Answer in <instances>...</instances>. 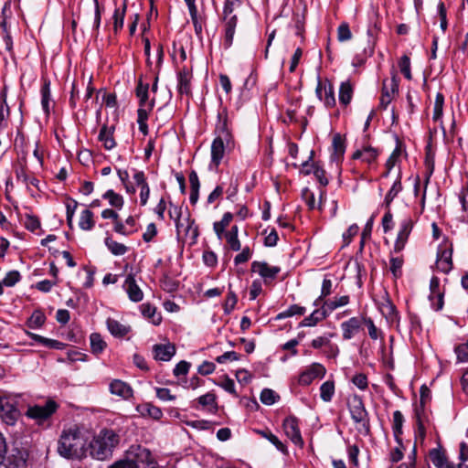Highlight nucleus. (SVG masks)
<instances>
[{
  "mask_svg": "<svg viewBox=\"0 0 468 468\" xmlns=\"http://www.w3.org/2000/svg\"><path fill=\"white\" fill-rule=\"evenodd\" d=\"M87 432L77 425L64 430L58 441V452L67 459L82 460L88 456Z\"/></svg>",
  "mask_w": 468,
  "mask_h": 468,
  "instance_id": "f257e3e1",
  "label": "nucleus"
},
{
  "mask_svg": "<svg viewBox=\"0 0 468 468\" xmlns=\"http://www.w3.org/2000/svg\"><path fill=\"white\" fill-rule=\"evenodd\" d=\"M121 441L120 434L112 429L103 428L88 442V455L98 461L112 457Z\"/></svg>",
  "mask_w": 468,
  "mask_h": 468,
  "instance_id": "f03ea898",
  "label": "nucleus"
},
{
  "mask_svg": "<svg viewBox=\"0 0 468 468\" xmlns=\"http://www.w3.org/2000/svg\"><path fill=\"white\" fill-rule=\"evenodd\" d=\"M348 409L351 418L356 423L357 431L364 436L370 433L368 413L364 406L361 397L355 395L348 400Z\"/></svg>",
  "mask_w": 468,
  "mask_h": 468,
  "instance_id": "7ed1b4c3",
  "label": "nucleus"
},
{
  "mask_svg": "<svg viewBox=\"0 0 468 468\" xmlns=\"http://www.w3.org/2000/svg\"><path fill=\"white\" fill-rule=\"evenodd\" d=\"M240 5V0H226L223 8V21L225 27L224 46L229 48L233 43L235 28L238 17L233 14L234 10Z\"/></svg>",
  "mask_w": 468,
  "mask_h": 468,
  "instance_id": "20e7f679",
  "label": "nucleus"
},
{
  "mask_svg": "<svg viewBox=\"0 0 468 468\" xmlns=\"http://www.w3.org/2000/svg\"><path fill=\"white\" fill-rule=\"evenodd\" d=\"M154 459L152 452L147 448L134 444L131 445L122 459L131 468H141Z\"/></svg>",
  "mask_w": 468,
  "mask_h": 468,
  "instance_id": "39448f33",
  "label": "nucleus"
},
{
  "mask_svg": "<svg viewBox=\"0 0 468 468\" xmlns=\"http://www.w3.org/2000/svg\"><path fill=\"white\" fill-rule=\"evenodd\" d=\"M28 451L21 443L14 441L8 453L5 455L4 464L6 468H27Z\"/></svg>",
  "mask_w": 468,
  "mask_h": 468,
  "instance_id": "423d86ee",
  "label": "nucleus"
},
{
  "mask_svg": "<svg viewBox=\"0 0 468 468\" xmlns=\"http://www.w3.org/2000/svg\"><path fill=\"white\" fill-rule=\"evenodd\" d=\"M58 405L56 401L48 399L44 405L29 406L26 415L35 420L38 424L44 423L46 420L57 411Z\"/></svg>",
  "mask_w": 468,
  "mask_h": 468,
  "instance_id": "0eeeda50",
  "label": "nucleus"
},
{
  "mask_svg": "<svg viewBox=\"0 0 468 468\" xmlns=\"http://www.w3.org/2000/svg\"><path fill=\"white\" fill-rule=\"evenodd\" d=\"M282 428L285 435L292 441V442L303 448L304 445L303 439L301 434L299 420L294 416H289L283 420Z\"/></svg>",
  "mask_w": 468,
  "mask_h": 468,
  "instance_id": "6e6552de",
  "label": "nucleus"
},
{
  "mask_svg": "<svg viewBox=\"0 0 468 468\" xmlns=\"http://www.w3.org/2000/svg\"><path fill=\"white\" fill-rule=\"evenodd\" d=\"M315 94L317 98L324 102L326 108H333L335 105V89L329 80L324 83L318 78Z\"/></svg>",
  "mask_w": 468,
  "mask_h": 468,
  "instance_id": "1a4fd4ad",
  "label": "nucleus"
},
{
  "mask_svg": "<svg viewBox=\"0 0 468 468\" xmlns=\"http://www.w3.org/2000/svg\"><path fill=\"white\" fill-rule=\"evenodd\" d=\"M413 229V220L408 217L401 220L399 230L394 243V252L399 253L404 248Z\"/></svg>",
  "mask_w": 468,
  "mask_h": 468,
  "instance_id": "9d476101",
  "label": "nucleus"
},
{
  "mask_svg": "<svg viewBox=\"0 0 468 468\" xmlns=\"http://www.w3.org/2000/svg\"><path fill=\"white\" fill-rule=\"evenodd\" d=\"M251 271L257 272L267 283L273 281L278 273L281 271L279 266H271L266 261H253L251 263Z\"/></svg>",
  "mask_w": 468,
  "mask_h": 468,
  "instance_id": "9b49d317",
  "label": "nucleus"
},
{
  "mask_svg": "<svg viewBox=\"0 0 468 468\" xmlns=\"http://www.w3.org/2000/svg\"><path fill=\"white\" fill-rule=\"evenodd\" d=\"M452 247L440 246L437 252L436 267L443 272L448 273L452 269Z\"/></svg>",
  "mask_w": 468,
  "mask_h": 468,
  "instance_id": "f8f14e48",
  "label": "nucleus"
},
{
  "mask_svg": "<svg viewBox=\"0 0 468 468\" xmlns=\"http://www.w3.org/2000/svg\"><path fill=\"white\" fill-rule=\"evenodd\" d=\"M344 340H350L361 330H363V320L361 317L353 316L343 322L340 325Z\"/></svg>",
  "mask_w": 468,
  "mask_h": 468,
  "instance_id": "ddd939ff",
  "label": "nucleus"
},
{
  "mask_svg": "<svg viewBox=\"0 0 468 468\" xmlns=\"http://www.w3.org/2000/svg\"><path fill=\"white\" fill-rule=\"evenodd\" d=\"M0 417L7 425H14L18 417V410L6 398H0Z\"/></svg>",
  "mask_w": 468,
  "mask_h": 468,
  "instance_id": "4468645a",
  "label": "nucleus"
},
{
  "mask_svg": "<svg viewBox=\"0 0 468 468\" xmlns=\"http://www.w3.org/2000/svg\"><path fill=\"white\" fill-rule=\"evenodd\" d=\"M177 235L192 236L197 238L198 235L197 227L195 225V220L192 219L189 214L185 218H180L176 223Z\"/></svg>",
  "mask_w": 468,
  "mask_h": 468,
  "instance_id": "2eb2a0df",
  "label": "nucleus"
},
{
  "mask_svg": "<svg viewBox=\"0 0 468 468\" xmlns=\"http://www.w3.org/2000/svg\"><path fill=\"white\" fill-rule=\"evenodd\" d=\"M379 310L388 322H390V323L399 322V312H398L395 304L392 303L388 292H385V296L382 298V301L379 304Z\"/></svg>",
  "mask_w": 468,
  "mask_h": 468,
  "instance_id": "dca6fc26",
  "label": "nucleus"
},
{
  "mask_svg": "<svg viewBox=\"0 0 468 468\" xmlns=\"http://www.w3.org/2000/svg\"><path fill=\"white\" fill-rule=\"evenodd\" d=\"M217 137H222L227 143L231 138V129L229 126L228 112L226 109H222L218 112V122L216 124Z\"/></svg>",
  "mask_w": 468,
  "mask_h": 468,
  "instance_id": "f3484780",
  "label": "nucleus"
},
{
  "mask_svg": "<svg viewBox=\"0 0 468 468\" xmlns=\"http://www.w3.org/2000/svg\"><path fill=\"white\" fill-rule=\"evenodd\" d=\"M191 70L184 67L177 74V90L181 95H191Z\"/></svg>",
  "mask_w": 468,
  "mask_h": 468,
  "instance_id": "a211bd4d",
  "label": "nucleus"
},
{
  "mask_svg": "<svg viewBox=\"0 0 468 468\" xmlns=\"http://www.w3.org/2000/svg\"><path fill=\"white\" fill-rule=\"evenodd\" d=\"M109 389L112 395L119 396L123 399H131L133 394L132 387L121 379H113L110 383Z\"/></svg>",
  "mask_w": 468,
  "mask_h": 468,
  "instance_id": "6ab92c4d",
  "label": "nucleus"
},
{
  "mask_svg": "<svg viewBox=\"0 0 468 468\" xmlns=\"http://www.w3.org/2000/svg\"><path fill=\"white\" fill-rule=\"evenodd\" d=\"M332 154L330 159L338 164L343 159L346 152V140L340 133H335L332 140Z\"/></svg>",
  "mask_w": 468,
  "mask_h": 468,
  "instance_id": "aec40b11",
  "label": "nucleus"
},
{
  "mask_svg": "<svg viewBox=\"0 0 468 468\" xmlns=\"http://www.w3.org/2000/svg\"><path fill=\"white\" fill-rule=\"evenodd\" d=\"M328 315L326 308L323 305L322 308L315 309L310 315L304 317L299 324L300 327L303 326H315L319 322L324 320Z\"/></svg>",
  "mask_w": 468,
  "mask_h": 468,
  "instance_id": "412c9836",
  "label": "nucleus"
},
{
  "mask_svg": "<svg viewBox=\"0 0 468 468\" xmlns=\"http://www.w3.org/2000/svg\"><path fill=\"white\" fill-rule=\"evenodd\" d=\"M225 139L216 137L211 144V163L218 166L225 154Z\"/></svg>",
  "mask_w": 468,
  "mask_h": 468,
  "instance_id": "4be33fe9",
  "label": "nucleus"
},
{
  "mask_svg": "<svg viewBox=\"0 0 468 468\" xmlns=\"http://www.w3.org/2000/svg\"><path fill=\"white\" fill-rule=\"evenodd\" d=\"M154 358L160 361H169L176 354L174 345H154L153 347Z\"/></svg>",
  "mask_w": 468,
  "mask_h": 468,
  "instance_id": "5701e85b",
  "label": "nucleus"
},
{
  "mask_svg": "<svg viewBox=\"0 0 468 468\" xmlns=\"http://www.w3.org/2000/svg\"><path fill=\"white\" fill-rule=\"evenodd\" d=\"M124 287L131 301L137 303L143 300L144 293L132 275L127 276Z\"/></svg>",
  "mask_w": 468,
  "mask_h": 468,
  "instance_id": "b1692460",
  "label": "nucleus"
},
{
  "mask_svg": "<svg viewBox=\"0 0 468 468\" xmlns=\"http://www.w3.org/2000/svg\"><path fill=\"white\" fill-rule=\"evenodd\" d=\"M113 132L114 126L108 127L106 124H103L100 130L98 139L102 143L106 150H112L116 145L113 138Z\"/></svg>",
  "mask_w": 468,
  "mask_h": 468,
  "instance_id": "393cba45",
  "label": "nucleus"
},
{
  "mask_svg": "<svg viewBox=\"0 0 468 468\" xmlns=\"http://www.w3.org/2000/svg\"><path fill=\"white\" fill-rule=\"evenodd\" d=\"M378 150L376 148H373L371 146H365L361 150H356L352 158L353 159H361L363 162L371 165L373 164L378 156Z\"/></svg>",
  "mask_w": 468,
  "mask_h": 468,
  "instance_id": "a878e982",
  "label": "nucleus"
},
{
  "mask_svg": "<svg viewBox=\"0 0 468 468\" xmlns=\"http://www.w3.org/2000/svg\"><path fill=\"white\" fill-rule=\"evenodd\" d=\"M154 104V101L152 100L148 105V108H139L137 111V122L139 125V130L144 135L148 134V125L147 119L148 113L152 111Z\"/></svg>",
  "mask_w": 468,
  "mask_h": 468,
  "instance_id": "bb28decb",
  "label": "nucleus"
},
{
  "mask_svg": "<svg viewBox=\"0 0 468 468\" xmlns=\"http://www.w3.org/2000/svg\"><path fill=\"white\" fill-rule=\"evenodd\" d=\"M190 197L189 200L192 205H196L199 198L200 182L198 176L195 170L189 173Z\"/></svg>",
  "mask_w": 468,
  "mask_h": 468,
  "instance_id": "cd10ccee",
  "label": "nucleus"
},
{
  "mask_svg": "<svg viewBox=\"0 0 468 468\" xmlns=\"http://www.w3.org/2000/svg\"><path fill=\"white\" fill-rule=\"evenodd\" d=\"M404 423V417L399 410H396L393 413L392 431L398 444L402 446V440L400 438L402 434V427Z\"/></svg>",
  "mask_w": 468,
  "mask_h": 468,
  "instance_id": "c85d7f7f",
  "label": "nucleus"
},
{
  "mask_svg": "<svg viewBox=\"0 0 468 468\" xmlns=\"http://www.w3.org/2000/svg\"><path fill=\"white\" fill-rule=\"evenodd\" d=\"M127 9L126 0L123 1L122 7L115 8L112 19H113V31L115 34H118L120 30L123 27V22L125 17V13Z\"/></svg>",
  "mask_w": 468,
  "mask_h": 468,
  "instance_id": "c756f323",
  "label": "nucleus"
},
{
  "mask_svg": "<svg viewBox=\"0 0 468 468\" xmlns=\"http://www.w3.org/2000/svg\"><path fill=\"white\" fill-rule=\"evenodd\" d=\"M106 324L109 331L114 336L122 337L130 332V326H126L117 320L109 318Z\"/></svg>",
  "mask_w": 468,
  "mask_h": 468,
  "instance_id": "7c9ffc66",
  "label": "nucleus"
},
{
  "mask_svg": "<svg viewBox=\"0 0 468 468\" xmlns=\"http://www.w3.org/2000/svg\"><path fill=\"white\" fill-rule=\"evenodd\" d=\"M353 97V86L349 80L343 81L339 87V102L347 106Z\"/></svg>",
  "mask_w": 468,
  "mask_h": 468,
  "instance_id": "2f4dec72",
  "label": "nucleus"
},
{
  "mask_svg": "<svg viewBox=\"0 0 468 468\" xmlns=\"http://www.w3.org/2000/svg\"><path fill=\"white\" fill-rule=\"evenodd\" d=\"M148 90L149 84L144 83L142 80H139L135 89L136 96L139 99V108H148V105L151 102L148 101Z\"/></svg>",
  "mask_w": 468,
  "mask_h": 468,
  "instance_id": "473e14b6",
  "label": "nucleus"
},
{
  "mask_svg": "<svg viewBox=\"0 0 468 468\" xmlns=\"http://www.w3.org/2000/svg\"><path fill=\"white\" fill-rule=\"evenodd\" d=\"M401 175L399 173L397 179L394 181L391 188L387 193L384 203L387 207H389L393 199L402 191Z\"/></svg>",
  "mask_w": 468,
  "mask_h": 468,
  "instance_id": "72a5a7b5",
  "label": "nucleus"
},
{
  "mask_svg": "<svg viewBox=\"0 0 468 468\" xmlns=\"http://www.w3.org/2000/svg\"><path fill=\"white\" fill-rule=\"evenodd\" d=\"M258 433L261 434L263 438L267 439L271 443H272L278 451L284 454L288 453L286 445L282 441H280V439L270 430L259 431Z\"/></svg>",
  "mask_w": 468,
  "mask_h": 468,
  "instance_id": "f704fd0d",
  "label": "nucleus"
},
{
  "mask_svg": "<svg viewBox=\"0 0 468 468\" xmlns=\"http://www.w3.org/2000/svg\"><path fill=\"white\" fill-rule=\"evenodd\" d=\"M15 174L17 181L28 186L29 176L27 174V159H25V156L18 157V164L15 168Z\"/></svg>",
  "mask_w": 468,
  "mask_h": 468,
  "instance_id": "c9c22d12",
  "label": "nucleus"
},
{
  "mask_svg": "<svg viewBox=\"0 0 468 468\" xmlns=\"http://www.w3.org/2000/svg\"><path fill=\"white\" fill-rule=\"evenodd\" d=\"M104 244L115 256L124 255L128 251V248L124 244L113 240L111 237L105 238Z\"/></svg>",
  "mask_w": 468,
  "mask_h": 468,
  "instance_id": "e433bc0d",
  "label": "nucleus"
},
{
  "mask_svg": "<svg viewBox=\"0 0 468 468\" xmlns=\"http://www.w3.org/2000/svg\"><path fill=\"white\" fill-rule=\"evenodd\" d=\"M429 455L431 463L437 468L444 467L450 463L444 452H442L441 449H431Z\"/></svg>",
  "mask_w": 468,
  "mask_h": 468,
  "instance_id": "4c0bfd02",
  "label": "nucleus"
},
{
  "mask_svg": "<svg viewBox=\"0 0 468 468\" xmlns=\"http://www.w3.org/2000/svg\"><path fill=\"white\" fill-rule=\"evenodd\" d=\"M232 218L233 215L230 212H226L220 221L214 223L213 229L219 239H222V235L225 234V229L229 225Z\"/></svg>",
  "mask_w": 468,
  "mask_h": 468,
  "instance_id": "58836bf2",
  "label": "nucleus"
},
{
  "mask_svg": "<svg viewBox=\"0 0 468 468\" xmlns=\"http://www.w3.org/2000/svg\"><path fill=\"white\" fill-rule=\"evenodd\" d=\"M142 314L144 317L151 319V322L157 325L161 323L162 317L156 313V308L150 303H144L141 306Z\"/></svg>",
  "mask_w": 468,
  "mask_h": 468,
  "instance_id": "ea45409f",
  "label": "nucleus"
},
{
  "mask_svg": "<svg viewBox=\"0 0 468 468\" xmlns=\"http://www.w3.org/2000/svg\"><path fill=\"white\" fill-rule=\"evenodd\" d=\"M350 298L348 295L335 296L333 300L324 301V306L327 312H332L339 307L346 306L349 303Z\"/></svg>",
  "mask_w": 468,
  "mask_h": 468,
  "instance_id": "a19ab883",
  "label": "nucleus"
},
{
  "mask_svg": "<svg viewBox=\"0 0 468 468\" xmlns=\"http://www.w3.org/2000/svg\"><path fill=\"white\" fill-rule=\"evenodd\" d=\"M90 341L91 352L95 355H99V354L102 353L107 346L106 342L102 339L101 335L98 333H92L90 335Z\"/></svg>",
  "mask_w": 468,
  "mask_h": 468,
  "instance_id": "79ce46f5",
  "label": "nucleus"
},
{
  "mask_svg": "<svg viewBox=\"0 0 468 468\" xmlns=\"http://www.w3.org/2000/svg\"><path fill=\"white\" fill-rule=\"evenodd\" d=\"M305 312V307L298 304H292L285 311L279 313L276 315V320H282L294 315H303Z\"/></svg>",
  "mask_w": 468,
  "mask_h": 468,
  "instance_id": "37998d69",
  "label": "nucleus"
},
{
  "mask_svg": "<svg viewBox=\"0 0 468 468\" xmlns=\"http://www.w3.org/2000/svg\"><path fill=\"white\" fill-rule=\"evenodd\" d=\"M94 225L93 213L90 209H84L80 217V228L83 230H90Z\"/></svg>",
  "mask_w": 468,
  "mask_h": 468,
  "instance_id": "c03bdc74",
  "label": "nucleus"
},
{
  "mask_svg": "<svg viewBox=\"0 0 468 468\" xmlns=\"http://www.w3.org/2000/svg\"><path fill=\"white\" fill-rule=\"evenodd\" d=\"M198 403L203 406H210L212 409H209V411L212 413H216L218 410V403H217V397L212 392H207L205 395L200 396L197 399Z\"/></svg>",
  "mask_w": 468,
  "mask_h": 468,
  "instance_id": "a18cd8bd",
  "label": "nucleus"
},
{
  "mask_svg": "<svg viewBox=\"0 0 468 468\" xmlns=\"http://www.w3.org/2000/svg\"><path fill=\"white\" fill-rule=\"evenodd\" d=\"M335 394V382L327 380L324 382L320 387V397L324 402L332 400Z\"/></svg>",
  "mask_w": 468,
  "mask_h": 468,
  "instance_id": "49530a36",
  "label": "nucleus"
},
{
  "mask_svg": "<svg viewBox=\"0 0 468 468\" xmlns=\"http://www.w3.org/2000/svg\"><path fill=\"white\" fill-rule=\"evenodd\" d=\"M27 138L21 132H17L15 139V149L17 151L19 157L25 156L27 159Z\"/></svg>",
  "mask_w": 468,
  "mask_h": 468,
  "instance_id": "de8ad7c7",
  "label": "nucleus"
},
{
  "mask_svg": "<svg viewBox=\"0 0 468 468\" xmlns=\"http://www.w3.org/2000/svg\"><path fill=\"white\" fill-rule=\"evenodd\" d=\"M443 105H444V96L442 93L438 92L436 94L434 106H433L432 120L434 122H439L441 120L442 112H443Z\"/></svg>",
  "mask_w": 468,
  "mask_h": 468,
  "instance_id": "09e8293b",
  "label": "nucleus"
},
{
  "mask_svg": "<svg viewBox=\"0 0 468 468\" xmlns=\"http://www.w3.org/2000/svg\"><path fill=\"white\" fill-rule=\"evenodd\" d=\"M45 322L46 316L44 313L40 310H36L27 320V324L30 328H39L45 324Z\"/></svg>",
  "mask_w": 468,
  "mask_h": 468,
  "instance_id": "8fccbe9b",
  "label": "nucleus"
},
{
  "mask_svg": "<svg viewBox=\"0 0 468 468\" xmlns=\"http://www.w3.org/2000/svg\"><path fill=\"white\" fill-rule=\"evenodd\" d=\"M102 197L107 199L109 204L113 207L122 208L123 206V197L120 194L115 193L112 189L106 191L102 195Z\"/></svg>",
  "mask_w": 468,
  "mask_h": 468,
  "instance_id": "3c124183",
  "label": "nucleus"
},
{
  "mask_svg": "<svg viewBox=\"0 0 468 468\" xmlns=\"http://www.w3.org/2000/svg\"><path fill=\"white\" fill-rule=\"evenodd\" d=\"M398 83L396 82L395 79L392 80V85H391V90H386L383 89V92L380 98V105L386 109L388 105L391 102L393 95L398 92Z\"/></svg>",
  "mask_w": 468,
  "mask_h": 468,
  "instance_id": "603ef678",
  "label": "nucleus"
},
{
  "mask_svg": "<svg viewBox=\"0 0 468 468\" xmlns=\"http://www.w3.org/2000/svg\"><path fill=\"white\" fill-rule=\"evenodd\" d=\"M260 399L265 405H272L280 399V396L270 388H264L261 392Z\"/></svg>",
  "mask_w": 468,
  "mask_h": 468,
  "instance_id": "864d4df0",
  "label": "nucleus"
},
{
  "mask_svg": "<svg viewBox=\"0 0 468 468\" xmlns=\"http://www.w3.org/2000/svg\"><path fill=\"white\" fill-rule=\"evenodd\" d=\"M94 3V21H93V31L95 36L99 35L101 22V14L103 11V7H101L99 4V0H93Z\"/></svg>",
  "mask_w": 468,
  "mask_h": 468,
  "instance_id": "5fc2aeb1",
  "label": "nucleus"
},
{
  "mask_svg": "<svg viewBox=\"0 0 468 468\" xmlns=\"http://www.w3.org/2000/svg\"><path fill=\"white\" fill-rule=\"evenodd\" d=\"M399 68L400 72L407 80H411L412 75L410 71V58L407 55H403L399 61Z\"/></svg>",
  "mask_w": 468,
  "mask_h": 468,
  "instance_id": "6e6d98bb",
  "label": "nucleus"
},
{
  "mask_svg": "<svg viewBox=\"0 0 468 468\" xmlns=\"http://www.w3.org/2000/svg\"><path fill=\"white\" fill-rule=\"evenodd\" d=\"M24 226L27 230L34 232L40 228V220L35 215L26 214Z\"/></svg>",
  "mask_w": 468,
  "mask_h": 468,
  "instance_id": "4d7b16f0",
  "label": "nucleus"
},
{
  "mask_svg": "<svg viewBox=\"0 0 468 468\" xmlns=\"http://www.w3.org/2000/svg\"><path fill=\"white\" fill-rule=\"evenodd\" d=\"M390 271L395 278H399L402 274L401 268L403 265L402 257H391L390 258Z\"/></svg>",
  "mask_w": 468,
  "mask_h": 468,
  "instance_id": "13d9d810",
  "label": "nucleus"
},
{
  "mask_svg": "<svg viewBox=\"0 0 468 468\" xmlns=\"http://www.w3.org/2000/svg\"><path fill=\"white\" fill-rule=\"evenodd\" d=\"M312 167L314 168L313 174L314 175L317 181L323 186H325L328 185V179L325 176V171L323 167L320 166L318 163H312Z\"/></svg>",
  "mask_w": 468,
  "mask_h": 468,
  "instance_id": "bf43d9fd",
  "label": "nucleus"
},
{
  "mask_svg": "<svg viewBox=\"0 0 468 468\" xmlns=\"http://www.w3.org/2000/svg\"><path fill=\"white\" fill-rule=\"evenodd\" d=\"M352 38V33L347 23H342L337 28V39L340 42L348 41Z\"/></svg>",
  "mask_w": 468,
  "mask_h": 468,
  "instance_id": "052dcab7",
  "label": "nucleus"
},
{
  "mask_svg": "<svg viewBox=\"0 0 468 468\" xmlns=\"http://www.w3.org/2000/svg\"><path fill=\"white\" fill-rule=\"evenodd\" d=\"M334 336L333 333H328L327 335L318 336L312 340L311 346L314 349H321L324 348L328 344L329 340Z\"/></svg>",
  "mask_w": 468,
  "mask_h": 468,
  "instance_id": "680f3d73",
  "label": "nucleus"
},
{
  "mask_svg": "<svg viewBox=\"0 0 468 468\" xmlns=\"http://www.w3.org/2000/svg\"><path fill=\"white\" fill-rule=\"evenodd\" d=\"M294 27L296 29V35L303 39L305 17L304 15L294 14L293 16Z\"/></svg>",
  "mask_w": 468,
  "mask_h": 468,
  "instance_id": "e2e57ef3",
  "label": "nucleus"
},
{
  "mask_svg": "<svg viewBox=\"0 0 468 468\" xmlns=\"http://www.w3.org/2000/svg\"><path fill=\"white\" fill-rule=\"evenodd\" d=\"M21 279V275L18 271H10L6 273L5 277L2 280L3 283L6 287H12L17 283Z\"/></svg>",
  "mask_w": 468,
  "mask_h": 468,
  "instance_id": "0e129e2a",
  "label": "nucleus"
},
{
  "mask_svg": "<svg viewBox=\"0 0 468 468\" xmlns=\"http://www.w3.org/2000/svg\"><path fill=\"white\" fill-rule=\"evenodd\" d=\"M361 318L363 320V324H366L367 326L368 335L370 338H372L373 340H377L378 338L379 332L378 327L375 325L373 320L370 317L366 316H361Z\"/></svg>",
  "mask_w": 468,
  "mask_h": 468,
  "instance_id": "69168bd1",
  "label": "nucleus"
},
{
  "mask_svg": "<svg viewBox=\"0 0 468 468\" xmlns=\"http://www.w3.org/2000/svg\"><path fill=\"white\" fill-rule=\"evenodd\" d=\"M307 370L314 378H324L326 372L325 367L320 363H313Z\"/></svg>",
  "mask_w": 468,
  "mask_h": 468,
  "instance_id": "338daca9",
  "label": "nucleus"
},
{
  "mask_svg": "<svg viewBox=\"0 0 468 468\" xmlns=\"http://www.w3.org/2000/svg\"><path fill=\"white\" fill-rule=\"evenodd\" d=\"M454 351L458 361L468 362V339L466 343L457 346Z\"/></svg>",
  "mask_w": 468,
  "mask_h": 468,
  "instance_id": "774afa93",
  "label": "nucleus"
}]
</instances>
